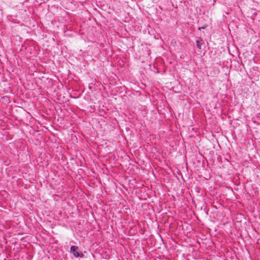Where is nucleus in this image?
Returning a JSON list of instances; mask_svg holds the SVG:
<instances>
[{"instance_id":"obj_2","label":"nucleus","mask_w":260,"mask_h":260,"mask_svg":"<svg viewBox=\"0 0 260 260\" xmlns=\"http://www.w3.org/2000/svg\"><path fill=\"white\" fill-rule=\"evenodd\" d=\"M202 40H198L196 42L197 47L199 49H201L202 46H201V42H202Z\"/></svg>"},{"instance_id":"obj_1","label":"nucleus","mask_w":260,"mask_h":260,"mask_svg":"<svg viewBox=\"0 0 260 260\" xmlns=\"http://www.w3.org/2000/svg\"><path fill=\"white\" fill-rule=\"evenodd\" d=\"M78 249V247L76 246H72L71 247V252L73 254V255L76 257H82L83 254L82 253H80L79 252L77 251Z\"/></svg>"},{"instance_id":"obj_3","label":"nucleus","mask_w":260,"mask_h":260,"mask_svg":"<svg viewBox=\"0 0 260 260\" xmlns=\"http://www.w3.org/2000/svg\"><path fill=\"white\" fill-rule=\"evenodd\" d=\"M228 51H229V53H230V49H228Z\"/></svg>"}]
</instances>
